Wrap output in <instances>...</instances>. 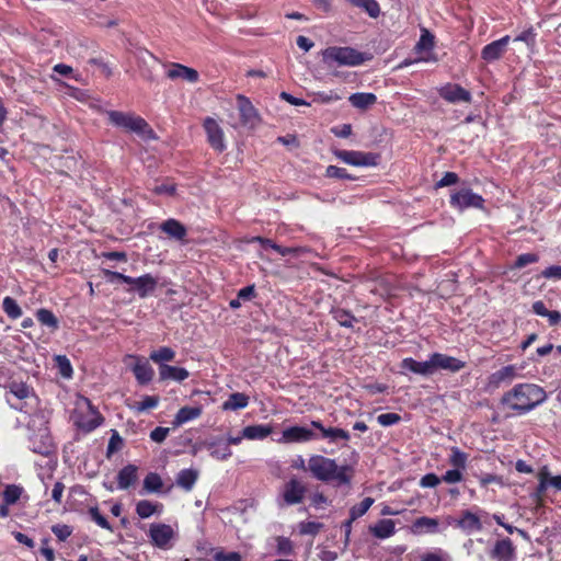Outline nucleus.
<instances>
[{"mask_svg":"<svg viewBox=\"0 0 561 561\" xmlns=\"http://www.w3.org/2000/svg\"><path fill=\"white\" fill-rule=\"evenodd\" d=\"M22 494V489L15 484H9L3 491V501L7 505L16 503Z\"/></svg>","mask_w":561,"mask_h":561,"instance_id":"nucleus-48","label":"nucleus"},{"mask_svg":"<svg viewBox=\"0 0 561 561\" xmlns=\"http://www.w3.org/2000/svg\"><path fill=\"white\" fill-rule=\"evenodd\" d=\"M401 368L416 375L431 376L434 374L432 355H430L428 359L425 362H417L412 357L403 358L401 362Z\"/></svg>","mask_w":561,"mask_h":561,"instance_id":"nucleus-21","label":"nucleus"},{"mask_svg":"<svg viewBox=\"0 0 561 561\" xmlns=\"http://www.w3.org/2000/svg\"><path fill=\"white\" fill-rule=\"evenodd\" d=\"M128 293L138 295L139 298L144 299L151 296L158 287V277L147 273L138 277H131L128 282Z\"/></svg>","mask_w":561,"mask_h":561,"instance_id":"nucleus-10","label":"nucleus"},{"mask_svg":"<svg viewBox=\"0 0 561 561\" xmlns=\"http://www.w3.org/2000/svg\"><path fill=\"white\" fill-rule=\"evenodd\" d=\"M537 477L539 482L535 491L531 493V497L536 501H541L548 488H550L548 466L541 467L537 473Z\"/></svg>","mask_w":561,"mask_h":561,"instance_id":"nucleus-35","label":"nucleus"},{"mask_svg":"<svg viewBox=\"0 0 561 561\" xmlns=\"http://www.w3.org/2000/svg\"><path fill=\"white\" fill-rule=\"evenodd\" d=\"M5 402L10 408L21 412L31 413L36 407L38 398L32 387L23 381H12L5 387Z\"/></svg>","mask_w":561,"mask_h":561,"instance_id":"nucleus-3","label":"nucleus"},{"mask_svg":"<svg viewBox=\"0 0 561 561\" xmlns=\"http://www.w3.org/2000/svg\"><path fill=\"white\" fill-rule=\"evenodd\" d=\"M368 530L377 539H387L396 534V523L392 519H379Z\"/></svg>","mask_w":561,"mask_h":561,"instance_id":"nucleus-26","label":"nucleus"},{"mask_svg":"<svg viewBox=\"0 0 561 561\" xmlns=\"http://www.w3.org/2000/svg\"><path fill=\"white\" fill-rule=\"evenodd\" d=\"M188 376V370L183 367L161 365V368H159V379L161 381L174 380L178 382H182L185 379H187Z\"/></svg>","mask_w":561,"mask_h":561,"instance_id":"nucleus-27","label":"nucleus"},{"mask_svg":"<svg viewBox=\"0 0 561 561\" xmlns=\"http://www.w3.org/2000/svg\"><path fill=\"white\" fill-rule=\"evenodd\" d=\"M489 554L496 561H516L517 559L516 547L508 537L496 540Z\"/></svg>","mask_w":561,"mask_h":561,"instance_id":"nucleus-14","label":"nucleus"},{"mask_svg":"<svg viewBox=\"0 0 561 561\" xmlns=\"http://www.w3.org/2000/svg\"><path fill=\"white\" fill-rule=\"evenodd\" d=\"M438 95L447 103H471L472 94L458 83H446L437 89Z\"/></svg>","mask_w":561,"mask_h":561,"instance_id":"nucleus-11","label":"nucleus"},{"mask_svg":"<svg viewBox=\"0 0 561 561\" xmlns=\"http://www.w3.org/2000/svg\"><path fill=\"white\" fill-rule=\"evenodd\" d=\"M375 500L373 497H365L359 504H356L350 508L351 522H355L357 518L362 517L367 513V511L371 507Z\"/></svg>","mask_w":561,"mask_h":561,"instance_id":"nucleus-43","label":"nucleus"},{"mask_svg":"<svg viewBox=\"0 0 561 561\" xmlns=\"http://www.w3.org/2000/svg\"><path fill=\"white\" fill-rule=\"evenodd\" d=\"M328 178L341 179V180H353L354 178L347 173L346 169L336 165H329L325 170Z\"/></svg>","mask_w":561,"mask_h":561,"instance_id":"nucleus-55","label":"nucleus"},{"mask_svg":"<svg viewBox=\"0 0 561 561\" xmlns=\"http://www.w3.org/2000/svg\"><path fill=\"white\" fill-rule=\"evenodd\" d=\"M56 362L58 364L61 375L66 378H70L72 375V367L67 356L58 355L56 356Z\"/></svg>","mask_w":561,"mask_h":561,"instance_id":"nucleus-60","label":"nucleus"},{"mask_svg":"<svg viewBox=\"0 0 561 561\" xmlns=\"http://www.w3.org/2000/svg\"><path fill=\"white\" fill-rule=\"evenodd\" d=\"M434 35L426 28L422 30L421 36L415 45V51H431L434 48Z\"/></svg>","mask_w":561,"mask_h":561,"instance_id":"nucleus-44","label":"nucleus"},{"mask_svg":"<svg viewBox=\"0 0 561 561\" xmlns=\"http://www.w3.org/2000/svg\"><path fill=\"white\" fill-rule=\"evenodd\" d=\"M517 370L515 365L504 366L490 376V383L497 387L503 382L512 381L517 377Z\"/></svg>","mask_w":561,"mask_h":561,"instance_id":"nucleus-33","label":"nucleus"},{"mask_svg":"<svg viewBox=\"0 0 561 561\" xmlns=\"http://www.w3.org/2000/svg\"><path fill=\"white\" fill-rule=\"evenodd\" d=\"M273 433L271 424H255L243 428V437L249 440H263Z\"/></svg>","mask_w":561,"mask_h":561,"instance_id":"nucleus-31","label":"nucleus"},{"mask_svg":"<svg viewBox=\"0 0 561 561\" xmlns=\"http://www.w3.org/2000/svg\"><path fill=\"white\" fill-rule=\"evenodd\" d=\"M238 110L242 125L254 127L260 123V115L249 98L237 95Z\"/></svg>","mask_w":561,"mask_h":561,"instance_id":"nucleus-15","label":"nucleus"},{"mask_svg":"<svg viewBox=\"0 0 561 561\" xmlns=\"http://www.w3.org/2000/svg\"><path fill=\"white\" fill-rule=\"evenodd\" d=\"M457 526L467 533L480 531L482 529L480 518L470 511L462 512L457 520Z\"/></svg>","mask_w":561,"mask_h":561,"instance_id":"nucleus-32","label":"nucleus"},{"mask_svg":"<svg viewBox=\"0 0 561 561\" xmlns=\"http://www.w3.org/2000/svg\"><path fill=\"white\" fill-rule=\"evenodd\" d=\"M203 445L209 450L210 456L217 460H227L232 455L230 447L221 438L205 440Z\"/></svg>","mask_w":561,"mask_h":561,"instance_id":"nucleus-24","label":"nucleus"},{"mask_svg":"<svg viewBox=\"0 0 561 561\" xmlns=\"http://www.w3.org/2000/svg\"><path fill=\"white\" fill-rule=\"evenodd\" d=\"M138 468L135 465H127L123 467L117 473V488L119 490H127L138 479Z\"/></svg>","mask_w":561,"mask_h":561,"instance_id":"nucleus-29","label":"nucleus"},{"mask_svg":"<svg viewBox=\"0 0 561 561\" xmlns=\"http://www.w3.org/2000/svg\"><path fill=\"white\" fill-rule=\"evenodd\" d=\"M112 125L123 128L126 131L135 133L146 139H153L156 135L149 124L140 116L119 111L107 112Z\"/></svg>","mask_w":561,"mask_h":561,"instance_id":"nucleus-5","label":"nucleus"},{"mask_svg":"<svg viewBox=\"0 0 561 561\" xmlns=\"http://www.w3.org/2000/svg\"><path fill=\"white\" fill-rule=\"evenodd\" d=\"M311 426L321 433V438L327 439L331 444H336L340 440L347 442L351 435L347 431L340 427H324L320 421H311Z\"/></svg>","mask_w":561,"mask_h":561,"instance_id":"nucleus-20","label":"nucleus"},{"mask_svg":"<svg viewBox=\"0 0 561 561\" xmlns=\"http://www.w3.org/2000/svg\"><path fill=\"white\" fill-rule=\"evenodd\" d=\"M88 402V405H89V410H90V414L89 415H80L77 421H76V424L77 426L82 430L83 432H92L94 431L96 427H99L102 423H103V417L102 415L92 407L91 402L89 400H87Z\"/></svg>","mask_w":561,"mask_h":561,"instance_id":"nucleus-23","label":"nucleus"},{"mask_svg":"<svg viewBox=\"0 0 561 561\" xmlns=\"http://www.w3.org/2000/svg\"><path fill=\"white\" fill-rule=\"evenodd\" d=\"M308 471L318 481L331 483L335 488L351 489L354 469L352 466H339L335 459L312 455L308 459Z\"/></svg>","mask_w":561,"mask_h":561,"instance_id":"nucleus-2","label":"nucleus"},{"mask_svg":"<svg viewBox=\"0 0 561 561\" xmlns=\"http://www.w3.org/2000/svg\"><path fill=\"white\" fill-rule=\"evenodd\" d=\"M51 531L58 540L65 541L71 536L72 528L65 524H57L51 527Z\"/></svg>","mask_w":561,"mask_h":561,"instance_id":"nucleus-58","label":"nucleus"},{"mask_svg":"<svg viewBox=\"0 0 561 561\" xmlns=\"http://www.w3.org/2000/svg\"><path fill=\"white\" fill-rule=\"evenodd\" d=\"M322 524L318 522H301L299 524V533L301 535H312L316 536L320 529L322 528Z\"/></svg>","mask_w":561,"mask_h":561,"instance_id":"nucleus-56","label":"nucleus"},{"mask_svg":"<svg viewBox=\"0 0 561 561\" xmlns=\"http://www.w3.org/2000/svg\"><path fill=\"white\" fill-rule=\"evenodd\" d=\"M318 439L316 433L305 426H290L282 432V436L277 439L280 444L307 443Z\"/></svg>","mask_w":561,"mask_h":561,"instance_id":"nucleus-13","label":"nucleus"},{"mask_svg":"<svg viewBox=\"0 0 561 561\" xmlns=\"http://www.w3.org/2000/svg\"><path fill=\"white\" fill-rule=\"evenodd\" d=\"M331 314L333 319L344 328H352L354 322H356V318L351 313V311L342 308H332Z\"/></svg>","mask_w":561,"mask_h":561,"instance_id":"nucleus-40","label":"nucleus"},{"mask_svg":"<svg viewBox=\"0 0 561 561\" xmlns=\"http://www.w3.org/2000/svg\"><path fill=\"white\" fill-rule=\"evenodd\" d=\"M126 358L134 359L135 363L130 367L137 382L139 385H148L154 375L153 368L149 362L138 355H127Z\"/></svg>","mask_w":561,"mask_h":561,"instance_id":"nucleus-16","label":"nucleus"},{"mask_svg":"<svg viewBox=\"0 0 561 561\" xmlns=\"http://www.w3.org/2000/svg\"><path fill=\"white\" fill-rule=\"evenodd\" d=\"M539 256L536 253H523L517 256L514 267L523 268L529 264L538 262Z\"/></svg>","mask_w":561,"mask_h":561,"instance_id":"nucleus-57","label":"nucleus"},{"mask_svg":"<svg viewBox=\"0 0 561 561\" xmlns=\"http://www.w3.org/2000/svg\"><path fill=\"white\" fill-rule=\"evenodd\" d=\"M306 492V485L297 478H291L283 485L276 499L277 506L283 508L300 504L305 499Z\"/></svg>","mask_w":561,"mask_h":561,"instance_id":"nucleus-6","label":"nucleus"},{"mask_svg":"<svg viewBox=\"0 0 561 561\" xmlns=\"http://www.w3.org/2000/svg\"><path fill=\"white\" fill-rule=\"evenodd\" d=\"M148 537L152 546L162 550H169L176 539V533L168 524L153 523L149 527Z\"/></svg>","mask_w":561,"mask_h":561,"instance_id":"nucleus-7","label":"nucleus"},{"mask_svg":"<svg viewBox=\"0 0 561 561\" xmlns=\"http://www.w3.org/2000/svg\"><path fill=\"white\" fill-rule=\"evenodd\" d=\"M350 103L360 110H365L376 103L377 96L370 92H356L348 98Z\"/></svg>","mask_w":561,"mask_h":561,"instance_id":"nucleus-36","label":"nucleus"},{"mask_svg":"<svg viewBox=\"0 0 561 561\" xmlns=\"http://www.w3.org/2000/svg\"><path fill=\"white\" fill-rule=\"evenodd\" d=\"M35 316L42 325L48 327L51 330L58 329V327H59L58 319L50 310L41 308L36 311Z\"/></svg>","mask_w":561,"mask_h":561,"instance_id":"nucleus-41","label":"nucleus"},{"mask_svg":"<svg viewBox=\"0 0 561 561\" xmlns=\"http://www.w3.org/2000/svg\"><path fill=\"white\" fill-rule=\"evenodd\" d=\"M276 551L278 554L289 556L294 552V546L289 538L279 536L276 538Z\"/></svg>","mask_w":561,"mask_h":561,"instance_id":"nucleus-51","label":"nucleus"},{"mask_svg":"<svg viewBox=\"0 0 561 561\" xmlns=\"http://www.w3.org/2000/svg\"><path fill=\"white\" fill-rule=\"evenodd\" d=\"M2 308L5 314L12 320H15L22 316L21 307L18 305L15 299L10 296L3 298Z\"/></svg>","mask_w":561,"mask_h":561,"instance_id":"nucleus-46","label":"nucleus"},{"mask_svg":"<svg viewBox=\"0 0 561 561\" xmlns=\"http://www.w3.org/2000/svg\"><path fill=\"white\" fill-rule=\"evenodd\" d=\"M547 398V392L542 387L531 382H522L504 392L501 404L511 410L512 415L520 416L541 405Z\"/></svg>","mask_w":561,"mask_h":561,"instance_id":"nucleus-1","label":"nucleus"},{"mask_svg":"<svg viewBox=\"0 0 561 561\" xmlns=\"http://www.w3.org/2000/svg\"><path fill=\"white\" fill-rule=\"evenodd\" d=\"M90 518L101 528L112 531L113 528L107 518L100 512L98 506L90 507L88 511Z\"/></svg>","mask_w":561,"mask_h":561,"instance_id":"nucleus-47","label":"nucleus"},{"mask_svg":"<svg viewBox=\"0 0 561 561\" xmlns=\"http://www.w3.org/2000/svg\"><path fill=\"white\" fill-rule=\"evenodd\" d=\"M199 477V472L194 468H185L179 471L175 478V483L179 488L183 489L186 492L193 490L197 479Z\"/></svg>","mask_w":561,"mask_h":561,"instance_id":"nucleus-28","label":"nucleus"},{"mask_svg":"<svg viewBox=\"0 0 561 561\" xmlns=\"http://www.w3.org/2000/svg\"><path fill=\"white\" fill-rule=\"evenodd\" d=\"M202 413V407H183L176 412L172 421V425L174 427H179L187 422L198 419Z\"/></svg>","mask_w":561,"mask_h":561,"instance_id":"nucleus-30","label":"nucleus"},{"mask_svg":"<svg viewBox=\"0 0 561 561\" xmlns=\"http://www.w3.org/2000/svg\"><path fill=\"white\" fill-rule=\"evenodd\" d=\"M158 404H159V397L145 396L140 402H137L134 405V410L137 412H144V411L157 408Z\"/></svg>","mask_w":561,"mask_h":561,"instance_id":"nucleus-49","label":"nucleus"},{"mask_svg":"<svg viewBox=\"0 0 561 561\" xmlns=\"http://www.w3.org/2000/svg\"><path fill=\"white\" fill-rule=\"evenodd\" d=\"M440 479H442V481H444L446 483H458V482L462 481L463 474H462V471H460L458 469H450V470H447L442 476Z\"/></svg>","mask_w":561,"mask_h":561,"instance_id":"nucleus-61","label":"nucleus"},{"mask_svg":"<svg viewBox=\"0 0 561 561\" xmlns=\"http://www.w3.org/2000/svg\"><path fill=\"white\" fill-rule=\"evenodd\" d=\"M515 42H524L527 46L536 44V32L534 27H528L514 38Z\"/></svg>","mask_w":561,"mask_h":561,"instance_id":"nucleus-59","label":"nucleus"},{"mask_svg":"<svg viewBox=\"0 0 561 561\" xmlns=\"http://www.w3.org/2000/svg\"><path fill=\"white\" fill-rule=\"evenodd\" d=\"M249 404V397L242 392H233L222 403L224 411H237L247 408Z\"/></svg>","mask_w":561,"mask_h":561,"instance_id":"nucleus-34","label":"nucleus"},{"mask_svg":"<svg viewBox=\"0 0 561 561\" xmlns=\"http://www.w3.org/2000/svg\"><path fill=\"white\" fill-rule=\"evenodd\" d=\"M442 482V479L435 473H426L420 480V485L422 488H435Z\"/></svg>","mask_w":561,"mask_h":561,"instance_id":"nucleus-63","label":"nucleus"},{"mask_svg":"<svg viewBox=\"0 0 561 561\" xmlns=\"http://www.w3.org/2000/svg\"><path fill=\"white\" fill-rule=\"evenodd\" d=\"M102 273H103L106 282L111 283V284H114L116 282H122V283H125V284L128 285V282L130 280V276L125 275V274L119 273V272H115V271L103 268Z\"/></svg>","mask_w":561,"mask_h":561,"instance_id":"nucleus-53","label":"nucleus"},{"mask_svg":"<svg viewBox=\"0 0 561 561\" xmlns=\"http://www.w3.org/2000/svg\"><path fill=\"white\" fill-rule=\"evenodd\" d=\"M400 421L401 416L394 412L382 413L377 416V422L383 427L396 425Z\"/></svg>","mask_w":561,"mask_h":561,"instance_id":"nucleus-54","label":"nucleus"},{"mask_svg":"<svg viewBox=\"0 0 561 561\" xmlns=\"http://www.w3.org/2000/svg\"><path fill=\"white\" fill-rule=\"evenodd\" d=\"M511 41L508 35L503 36L500 39L493 41L485 45L481 50V58L486 62H493L499 60L506 51L507 45Z\"/></svg>","mask_w":561,"mask_h":561,"instance_id":"nucleus-18","label":"nucleus"},{"mask_svg":"<svg viewBox=\"0 0 561 561\" xmlns=\"http://www.w3.org/2000/svg\"><path fill=\"white\" fill-rule=\"evenodd\" d=\"M214 561H242V557L236 551L225 552L220 550L214 554Z\"/></svg>","mask_w":561,"mask_h":561,"instance_id":"nucleus-62","label":"nucleus"},{"mask_svg":"<svg viewBox=\"0 0 561 561\" xmlns=\"http://www.w3.org/2000/svg\"><path fill=\"white\" fill-rule=\"evenodd\" d=\"M322 61L328 66L356 67L369 59L365 53L348 46H331L322 50Z\"/></svg>","mask_w":561,"mask_h":561,"instance_id":"nucleus-4","label":"nucleus"},{"mask_svg":"<svg viewBox=\"0 0 561 561\" xmlns=\"http://www.w3.org/2000/svg\"><path fill=\"white\" fill-rule=\"evenodd\" d=\"M167 77L171 80L182 79L184 81L195 83L198 81V72L182 64H171L170 69L167 71Z\"/></svg>","mask_w":561,"mask_h":561,"instance_id":"nucleus-22","label":"nucleus"},{"mask_svg":"<svg viewBox=\"0 0 561 561\" xmlns=\"http://www.w3.org/2000/svg\"><path fill=\"white\" fill-rule=\"evenodd\" d=\"M431 355L434 373L438 369L456 373L466 366L465 362L447 354L435 352Z\"/></svg>","mask_w":561,"mask_h":561,"instance_id":"nucleus-19","label":"nucleus"},{"mask_svg":"<svg viewBox=\"0 0 561 561\" xmlns=\"http://www.w3.org/2000/svg\"><path fill=\"white\" fill-rule=\"evenodd\" d=\"M207 141L217 152H224L227 148L225 134L218 122L213 117H206L203 122Z\"/></svg>","mask_w":561,"mask_h":561,"instance_id":"nucleus-12","label":"nucleus"},{"mask_svg":"<svg viewBox=\"0 0 561 561\" xmlns=\"http://www.w3.org/2000/svg\"><path fill=\"white\" fill-rule=\"evenodd\" d=\"M337 159L353 167H375L378 163L379 154L356 150H336Z\"/></svg>","mask_w":561,"mask_h":561,"instance_id":"nucleus-9","label":"nucleus"},{"mask_svg":"<svg viewBox=\"0 0 561 561\" xmlns=\"http://www.w3.org/2000/svg\"><path fill=\"white\" fill-rule=\"evenodd\" d=\"M541 276L547 279H561V265H550L541 272Z\"/></svg>","mask_w":561,"mask_h":561,"instance_id":"nucleus-64","label":"nucleus"},{"mask_svg":"<svg viewBox=\"0 0 561 561\" xmlns=\"http://www.w3.org/2000/svg\"><path fill=\"white\" fill-rule=\"evenodd\" d=\"M468 460V455L460 450L458 447L451 448V454L449 456V463L454 467V469H458L460 471L466 469Z\"/></svg>","mask_w":561,"mask_h":561,"instance_id":"nucleus-45","label":"nucleus"},{"mask_svg":"<svg viewBox=\"0 0 561 561\" xmlns=\"http://www.w3.org/2000/svg\"><path fill=\"white\" fill-rule=\"evenodd\" d=\"M160 230L164 232L169 238L176 241H183L187 234L186 227L174 218H169L160 225Z\"/></svg>","mask_w":561,"mask_h":561,"instance_id":"nucleus-25","label":"nucleus"},{"mask_svg":"<svg viewBox=\"0 0 561 561\" xmlns=\"http://www.w3.org/2000/svg\"><path fill=\"white\" fill-rule=\"evenodd\" d=\"M160 508H162L161 504L148 500H141L136 504V513L142 519L151 517Z\"/></svg>","mask_w":561,"mask_h":561,"instance_id":"nucleus-39","label":"nucleus"},{"mask_svg":"<svg viewBox=\"0 0 561 561\" xmlns=\"http://www.w3.org/2000/svg\"><path fill=\"white\" fill-rule=\"evenodd\" d=\"M162 479L156 472H149L144 479V489L147 493H158L162 489Z\"/></svg>","mask_w":561,"mask_h":561,"instance_id":"nucleus-42","label":"nucleus"},{"mask_svg":"<svg viewBox=\"0 0 561 561\" xmlns=\"http://www.w3.org/2000/svg\"><path fill=\"white\" fill-rule=\"evenodd\" d=\"M449 204L454 209L459 211H463L468 208L481 209L484 206V198L480 194L474 193L471 188L465 187L455 191L450 195Z\"/></svg>","mask_w":561,"mask_h":561,"instance_id":"nucleus-8","label":"nucleus"},{"mask_svg":"<svg viewBox=\"0 0 561 561\" xmlns=\"http://www.w3.org/2000/svg\"><path fill=\"white\" fill-rule=\"evenodd\" d=\"M352 5L362 9L370 18L377 19L380 14V5L376 0H346Z\"/></svg>","mask_w":561,"mask_h":561,"instance_id":"nucleus-38","label":"nucleus"},{"mask_svg":"<svg viewBox=\"0 0 561 561\" xmlns=\"http://www.w3.org/2000/svg\"><path fill=\"white\" fill-rule=\"evenodd\" d=\"M421 561H450V556L443 549L425 552L421 556Z\"/></svg>","mask_w":561,"mask_h":561,"instance_id":"nucleus-52","label":"nucleus"},{"mask_svg":"<svg viewBox=\"0 0 561 561\" xmlns=\"http://www.w3.org/2000/svg\"><path fill=\"white\" fill-rule=\"evenodd\" d=\"M30 443L32 451L38 455L47 456L54 449L53 439L46 426L41 427L37 434L30 436Z\"/></svg>","mask_w":561,"mask_h":561,"instance_id":"nucleus-17","label":"nucleus"},{"mask_svg":"<svg viewBox=\"0 0 561 561\" xmlns=\"http://www.w3.org/2000/svg\"><path fill=\"white\" fill-rule=\"evenodd\" d=\"M416 528H424L427 533H436L438 530V520L432 517H420L415 520Z\"/></svg>","mask_w":561,"mask_h":561,"instance_id":"nucleus-50","label":"nucleus"},{"mask_svg":"<svg viewBox=\"0 0 561 561\" xmlns=\"http://www.w3.org/2000/svg\"><path fill=\"white\" fill-rule=\"evenodd\" d=\"M175 352L169 346H162L150 353L149 358L161 368V365H168V362L173 360Z\"/></svg>","mask_w":561,"mask_h":561,"instance_id":"nucleus-37","label":"nucleus"}]
</instances>
